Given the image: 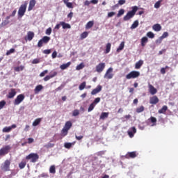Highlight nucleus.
Segmentation results:
<instances>
[{
  "instance_id": "864d4df0",
  "label": "nucleus",
  "mask_w": 178,
  "mask_h": 178,
  "mask_svg": "<svg viewBox=\"0 0 178 178\" xmlns=\"http://www.w3.org/2000/svg\"><path fill=\"white\" fill-rule=\"evenodd\" d=\"M99 102H101V98L100 97H97L96 99H95L92 104H94L95 105H97V104H99Z\"/></svg>"
},
{
  "instance_id": "39448f33",
  "label": "nucleus",
  "mask_w": 178,
  "mask_h": 178,
  "mask_svg": "<svg viewBox=\"0 0 178 178\" xmlns=\"http://www.w3.org/2000/svg\"><path fill=\"white\" fill-rule=\"evenodd\" d=\"M137 77H140V72L138 71H131L130 73L126 75L127 80L137 79Z\"/></svg>"
},
{
  "instance_id": "e2e57ef3",
  "label": "nucleus",
  "mask_w": 178,
  "mask_h": 178,
  "mask_svg": "<svg viewBox=\"0 0 178 178\" xmlns=\"http://www.w3.org/2000/svg\"><path fill=\"white\" fill-rule=\"evenodd\" d=\"M76 140H77L78 141H80V140H83V138H84L83 136H78L77 135L75 136Z\"/></svg>"
},
{
  "instance_id": "338daca9",
  "label": "nucleus",
  "mask_w": 178,
  "mask_h": 178,
  "mask_svg": "<svg viewBox=\"0 0 178 178\" xmlns=\"http://www.w3.org/2000/svg\"><path fill=\"white\" fill-rule=\"evenodd\" d=\"M169 35V33L168 32H164L161 36V38H166Z\"/></svg>"
},
{
  "instance_id": "bb28decb",
  "label": "nucleus",
  "mask_w": 178,
  "mask_h": 178,
  "mask_svg": "<svg viewBox=\"0 0 178 178\" xmlns=\"http://www.w3.org/2000/svg\"><path fill=\"white\" fill-rule=\"evenodd\" d=\"M41 40L44 44H48V42L51 41V38L48 36H44Z\"/></svg>"
},
{
  "instance_id": "ddd939ff",
  "label": "nucleus",
  "mask_w": 178,
  "mask_h": 178,
  "mask_svg": "<svg viewBox=\"0 0 178 178\" xmlns=\"http://www.w3.org/2000/svg\"><path fill=\"white\" fill-rule=\"evenodd\" d=\"M34 32L33 31H28L26 36H25L26 41H32L33 38H34Z\"/></svg>"
},
{
  "instance_id": "6e6552de",
  "label": "nucleus",
  "mask_w": 178,
  "mask_h": 178,
  "mask_svg": "<svg viewBox=\"0 0 178 178\" xmlns=\"http://www.w3.org/2000/svg\"><path fill=\"white\" fill-rule=\"evenodd\" d=\"M112 72H113V68H108L104 74V79H108V80H111V79H113V74L112 73Z\"/></svg>"
},
{
  "instance_id": "f03ea898",
  "label": "nucleus",
  "mask_w": 178,
  "mask_h": 178,
  "mask_svg": "<svg viewBox=\"0 0 178 178\" xmlns=\"http://www.w3.org/2000/svg\"><path fill=\"white\" fill-rule=\"evenodd\" d=\"M25 159L30 161L32 163H35L40 159V156L37 153H31L26 156Z\"/></svg>"
},
{
  "instance_id": "ea45409f",
  "label": "nucleus",
  "mask_w": 178,
  "mask_h": 178,
  "mask_svg": "<svg viewBox=\"0 0 178 178\" xmlns=\"http://www.w3.org/2000/svg\"><path fill=\"white\" fill-rule=\"evenodd\" d=\"M87 37H88V32L87 31L83 32L81 34V40H84V38H87Z\"/></svg>"
},
{
  "instance_id": "5701e85b",
  "label": "nucleus",
  "mask_w": 178,
  "mask_h": 178,
  "mask_svg": "<svg viewBox=\"0 0 178 178\" xmlns=\"http://www.w3.org/2000/svg\"><path fill=\"white\" fill-rule=\"evenodd\" d=\"M127 158H136L137 154L136 152H128L126 155Z\"/></svg>"
},
{
  "instance_id": "a19ab883",
  "label": "nucleus",
  "mask_w": 178,
  "mask_h": 178,
  "mask_svg": "<svg viewBox=\"0 0 178 178\" xmlns=\"http://www.w3.org/2000/svg\"><path fill=\"white\" fill-rule=\"evenodd\" d=\"M10 131H12V127H5L3 129V133H9Z\"/></svg>"
},
{
  "instance_id": "f3484780",
  "label": "nucleus",
  "mask_w": 178,
  "mask_h": 178,
  "mask_svg": "<svg viewBox=\"0 0 178 178\" xmlns=\"http://www.w3.org/2000/svg\"><path fill=\"white\" fill-rule=\"evenodd\" d=\"M144 65V61L143 60H139L136 64H135V69H140L141 66Z\"/></svg>"
},
{
  "instance_id": "4be33fe9",
  "label": "nucleus",
  "mask_w": 178,
  "mask_h": 178,
  "mask_svg": "<svg viewBox=\"0 0 178 178\" xmlns=\"http://www.w3.org/2000/svg\"><path fill=\"white\" fill-rule=\"evenodd\" d=\"M70 65H72L71 62H68L65 64H63L60 66V68L61 69V70H65L66 69H67V67H69V66H70Z\"/></svg>"
},
{
  "instance_id": "3c124183",
  "label": "nucleus",
  "mask_w": 178,
  "mask_h": 178,
  "mask_svg": "<svg viewBox=\"0 0 178 178\" xmlns=\"http://www.w3.org/2000/svg\"><path fill=\"white\" fill-rule=\"evenodd\" d=\"M15 49H10V50L7 51V52L6 53V55L9 56L10 55V54H14L15 52Z\"/></svg>"
},
{
  "instance_id": "49530a36",
  "label": "nucleus",
  "mask_w": 178,
  "mask_h": 178,
  "mask_svg": "<svg viewBox=\"0 0 178 178\" xmlns=\"http://www.w3.org/2000/svg\"><path fill=\"white\" fill-rule=\"evenodd\" d=\"M9 23H10L9 20L6 19V20H4V21H3V22H1V26L2 27H4L5 26H8V24H9Z\"/></svg>"
},
{
  "instance_id": "e433bc0d",
  "label": "nucleus",
  "mask_w": 178,
  "mask_h": 178,
  "mask_svg": "<svg viewBox=\"0 0 178 178\" xmlns=\"http://www.w3.org/2000/svg\"><path fill=\"white\" fill-rule=\"evenodd\" d=\"M138 27V20L134 21V22L131 26V29L133 30L134 29H137Z\"/></svg>"
},
{
  "instance_id": "7ed1b4c3",
  "label": "nucleus",
  "mask_w": 178,
  "mask_h": 178,
  "mask_svg": "<svg viewBox=\"0 0 178 178\" xmlns=\"http://www.w3.org/2000/svg\"><path fill=\"white\" fill-rule=\"evenodd\" d=\"M27 9V2H25L24 4L21 5L18 10V17H23L26 10Z\"/></svg>"
},
{
  "instance_id": "1a4fd4ad",
  "label": "nucleus",
  "mask_w": 178,
  "mask_h": 178,
  "mask_svg": "<svg viewBox=\"0 0 178 178\" xmlns=\"http://www.w3.org/2000/svg\"><path fill=\"white\" fill-rule=\"evenodd\" d=\"M16 94H17V92H16V89L11 88L8 92V94L7 95V98H8L9 99H12V98H15Z\"/></svg>"
},
{
  "instance_id": "79ce46f5",
  "label": "nucleus",
  "mask_w": 178,
  "mask_h": 178,
  "mask_svg": "<svg viewBox=\"0 0 178 178\" xmlns=\"http://www.w3.org/2000/svg\"><path fill=\"white\" fill-rule=\"evenodd\" d=\"M123 15H124V9L121 8L117 14V17H120V16H123Z\"/></svg>"
},
{
  "instance_id": "a211bd4d",
  "label": "nucleus",
  "mask_w": 178,
  "mask_h": 178,
  "mask_svg": "<svg viewBox=\"0 0 178 178\" xmlns=\"http://www.w3.org/2000/svg\"><path fill=\"white\" fill-rule=\"evenodd\" d=\"M72 126H73V123H72L70 121H67L65 124L64 129L70 130V129H72Z\"/></svg>"
},
{
  "instance_id": "13d9d810",
  "label": "nucleus",
  "mask_w": 178,
  "mask_h": 178,
  "mask_svg": "<svg viewBox=\"0 0 178 178\" xmlns=\"http://www.w3.org/2000/svg\"><path fill=\"white\" fill-rule=\"evenodd\" d=\"M116 15L115 12H110L108 13L107 16L108 17H113Z\"/></svg>"
},
{
  "instance_id": "9d476101",
  "label": "nucleus",
  "mask_w": 178,
  "mask_h": 178,
  "mask_svg": "<svg viewBox=\"0 0 178 178\" xmlns=\"http://www.w3.org/2000/svg\"><path fill=\"white\" fill-rule=\"evenodd\" d=\"M104 69H105V63H100L96 66V72L97 73L104 72Z\"/></svg>"
},
{
  "instance_id": "bf43d9fd",
  "label": "nucleus",
  "mask_w": 178,
  "mask_h": 178,
  "mask_svg": "<svg viewBox=\"0 0 178 178\" xmlns=\"http://www.w3.org/2000/svg\"><path fill=\"white\" fill-rule=\"evenodd\" d=\"M43 44H44V42L42 40V39H40V40H39L38 42V48H41V47H42Z\"/></svg>"
},
{
  "instance_id": "a18cd8bd",
  "label": "nucleus",
  "mask_w": 178,
  "mask_h": 178,
  "mask_svg": "<svg viewBox=\"0 0 178 178\" xmlns=\"http://www.w3.org/2000/svg\"><path fill=\"white\" fill-rule=\"evenodd\" d=\"M147 36L149 38H154L155 34H154V33L149 31V32H147Z\"/></svg>"
},
{
  "instance_id": "69168bd1",
  "label": "nucleus",
  "mask_w": 178,
  "mask_h": 178,
  "mask_svg": "<svg viewBox=\"0 0 178 178\" xmlns=\"http://www.w3.org/2000/svg\"><path fill=\"white\" fill-rule=\"evenodd\" d=\"M43 54H45L46 55H49L51 54V49H45L43 51Z\"/></svg>"
},
{
  "instance_id": "8fccbe9b",
  "label": "nucleus",
  "mask_w": 178,
  "mask_h": 178,
  "mask_svg": "<svg viewBox=\"0 0 178 178\" xmlns=\"http://www.w3.org/2000/svg\"><path fill=\"white\" fill-rule=\"evenodd\" d=\"M81 69H84V64L81 63L76 66V70H81Z\"/></svg>"
},
{
  "instance_id": "37998d69",
  "label": "nucleus",
  "mask_w": 178,
  "mask_h": 178,
  "mask_svg": "<svg viewBox=\"0 0 178 178\" xmlns=\"http://www.w3.org/2000/svg\"><path fill=\"white\" fill-rule=\"evenodd\" d=\"M24 70V66H23V65L15 67V72H22Z\"/></svg>"
},
{
  "instance_id": "20e7f679",
  "label": "nucleus",
  "mask_w": 178,
  "mask_h": 178,
  "mask_svg": "<svg viewBox=\"0 0 178 178\" xmlns=\"http://www.w3.org/2000/svg\"><path fill=\"white\" fill-rule=\"evenodd\" d=\"M1 169L3 172L10 171V160H6L1 165Z\"/></svg>"
},
{
  "instance_id": "a878e982",
  "label": "nucleus",
  "mask_w": 178,
  "mask_h": 178,
  "mask_svg": "<svg viewBox=\"0 0 178 178\" xmlns=\"http://www.w3.org/2000/svg\"><path fill=\"white\" fill-rule=\"evenodd\" d=\"M67 133H69V130L63 127L61 130L60 136H62V137H65V136H67Z\"/></svg>"
},
{
  "instance_id": "412c9836",
  "label": "nucleus",
  "mask_w": 178,
  "mask_h": 178,
  "mask_svg": "<svg viewBox=\"0 0 178 178\" xmlns=\"http://www.w3.org/2000/svg\"><path fill=\"white\" fill-rule=\"evenodd\" d=\"M42 88H44V86H42V85H38L34 89L35 94H38V92H40V91H41Z\"/></svg>"
},
{
  "instance_id": "09e8293b",
  "label": "nucleus",
  "mask_w": 178,
  "mask_h": 178,
  "mask_svg": "<svg viewBox=\"0 0 178 178\" xmlns=\"http://www.w3.org/2000/svg\"><path fill=\"white\" fill-rule=\"evenodd\" d=\"M52 33V28L49 27L46 30L45 34H47V35H51Z\"/></svg>"
},
{
  "instance_id": "c85d7f7f",
  "label": "nucleus",
  "mask_w": 178,
  "mask_h": 178,
  "mask_svg": "<svg viewBox=\"0 0 178 178\" xmlns=\"http://www.w3.org/2000/svg\"><path fill=\"white\" fill-rule=\"evenodd\" d=\"M147 42H148V38L145 36V37L141 38V45H142V47H144L145 45V44H147Z\"/></svg>"
},
{
  "instance_id": "4d7b16f0",
  "label": "nucleus",
  "mask_w": 178,
  "mask_h": 178,
  "mask_svg": "<svg viewBox=\"0 0 178 178\" xmlns=\"http://www.w3.org/2000/svg\"><path fill=\"white\" fill-rule=\"evenodd\" d=\"M54 145H55L54 143H48L47 145H45L44 147L45 148H52Z\"/></svg>"
},
{
  "instance_id": "052dcab7",
  "label": "nucleus",
  "mask_w": 178,
  "mask_h": 178,
  "mask_svg": "<svg viewBox=\"0 0 178 178\" xmlns=\"http://www.w3.org/2000/svg\"><path fill=\"white\" fill-rule=\"evenodd\" d=\"M47 73H48V70H45L44 71H43L42 72H41L40 74V77H44V76H45V74H47Z\"/></svg>"
},
{
  "instance_id": "f704fd0d",
  "label": "nucleus",
  "mask_w": 178,
  "mask_h": 178,
  "mask_svg": "<svg viewBox=\"0 0 178 178\" xmlns=\"http://www.w3.org/2000/svg\"><path fill=\"white\" fill-rule=\"evenodd\" d=\"M124 48V42H122L119 47L117 49V52H120V51H123Z\"/></svg>"
},
{
  "instance_id": "774afa93",
  "label": "nucleus",
  "mask_w": 178,
  "mask_h": 178,
  "mask_svg": "<svg viewBox=\"0 0 178 178\" xmlns=\"http://www.w3.org/2000/svg\"><path fill=\"white\" fill-rule=\"evenodd\" d=\"M50 79H52L51 75H47L44 78V81H48V80H49Z\"/></svg>"
},
{
  "instance_id": "72a5a7b5",
  "label": "nucleus",
  "mask_w": 178,
  "mask_h": 178,
  "mask_svg": "<svg viewBox=\"0 0 178 178\" xmlns=\"http://www.w3.org/2000/svg\"><path fill=\"white\" fill-rule=\"evenodd\" d=\"M108 116H109V113L103 112V113H102V114L100 115V119L104 120V119H106V118H108Z\"/></svg>"
},
{
  "instance_id": "f8f14e48",
  "label": "nucleus",
  "mask_w": 178,
  "mask_h": 178,
  "mask_svg": "<svg viewBox=\"0 0 178 178\" xmlns=\"http://www.w3.org/2000/svg\"><path fill=\"white\" fill-rule=\"evenodd\" d=\"M148 88H149V92L152 95H155L156 92H158V90L154 87V86L151 85V83L148 84Z\"/></svg>"
},
{
  "instance_id": "b1692460",
  "label": "nucleus",
  "mask_w": 178,
  "mask_h": 178,
  "mask_svg": "<svg viewBox=\"0 0 178 178\" xmlns=\"http://www.w3.org/2000/svg\"><path fill=\"white\" fill-rule=\"evenodd\" d=\"M148 121L152 123V126H156V118L152 116L148 119Z\"/></svg>"
},
{
  "instance_id": "de8ad7c7",
  "label": "nucleus",
  "mask_w": 178,
  "mask_h": 178,
  "mask_svg": "<svg viewBox=\"0 0 178 178\" xmlns=\"http://www.w3.org/2000/svg\"><path fill=\"white\" fill-rule=\"evenodd\" d=\"M5 105H6V102H5V100L0 102V111L1 109H3V106H5Z\"/></svg>"
},
{
  "instance_id": "603ef678",
  "label": "nucleus",
  "mask_w": 178,
  "mask_h": 178,
  "mask_svg": "<svg viewBox=\"0 0 178 178\" xmlns=\"http://www.w3.org/2000/svg\"><path fill=\"white\" fill-rule=\"evenodd\" d=\"M72 115L73 116H79V115H80V111L77 109L74 110Z\"/></svg>"
},
{
  "instance_id": "cd10ccee",
  "label": "nucleus",
  "mask_w": 178,
  "mask_h": 178,
  "mask_svg": "<svg viewBox=\"0 0 178 178\" xmlns=\"http://www.w3.org/2000/svg\"><path fill=\"white\" fill-rule=\"evenodd\" d=\"M111 47H112V44H111V43H107L106 44L105 54H109V52H111Z\"/></svg>"
},
{
  "instance_id": "7c9ffc66",
  "label": "nucleus",
  "mask_w": 178,
  "mask_h": 178,
  "mask_svg": "<svg viewBox=\"0 0 178 178\" xmlns=\"http://www.w3.org/2000/svg\"><path fill=\"white\" fill-rule=\"evenodd\" d=\"M168 111V106H163V107L159 110V113H165Z\"/></svg>"
},
{
  "instance_id": "4c0bfd02",
  "label": "nucleus",
  "mask_w": 178,
  "mask_h": 178,
  "mask_svg": "<svg viewBox=\"0 0 178 178\" xmlns=\"http://www.w3.org/2000/svg\"><path fill=\"white\" fill-rule=\"evenodd\" d=\"M86 81L82 82V83L79 85V87L80 91H83V90H84V88H86Z\"/></svg>"
},
{
  "instance_id": "473e14b6",
  "label": "nucleus",
  "mask_w": 178,
  "mask_h": 178,
  "mask_svg": "<svg viewBox=\"0 0 178 178\" xmlns=\"http://www.w3.org/2000/svg\"><path fill=\"white\" fill-rule=\"evenodd\" d=\"M41 120H42L41 118H38V119L35 120L34 122L32 124V126H33L35 127V126H38V124L40 123H41Z\"/></svg>"
},
{
  "instance_id": "2f4dec72",
  "label": "nucleus",
  "mask_w": 178,
  "mask_h": 178,
  "mask_svg": "<svg viewBox=\"0 0 178 178\" xmlns=\"http://www.w3.org/2000/svg\"><path fill=\"white\" fill-rule=\"evenodd\" d=\"M145 109V108L144 107V106H140L136 108V113H141V112H144Z\"/></svg>"
},
{
  "instance_id": "5fc2aeb1",
  "label": "nucleus",
  "mask_w": 178,
  "mask_h": 178,
  "mask_svg": "<svg viewBox=\"0 0 178 178\" xmlns=\"http://www.w3.org/2000/svg\"><path fill=\"white\" fill-rule=\"evenodd\" d=\"M65 5L67 8H69L70 9H73V3L68 2Z\"/></svg>"
},
{
  "instance_id": "6e6d98bb",
  "label": "nucleus",
  "mask_w": 178,
  "mask_h": 178,
  "mask_svg": "<svg viewBox=\"0 0 178 178\" xmlns=\"http://www.w3.org/2000/svg\"><path fill=\"white\" fill-rule=\"evenodd\" d=\"M160 7H161V1H159L156 2V3L154 4V8H156V9H158Z\"/></svg>"
},
{
  "instance_id": "dca6fc26",
  "label": "nucleus",
  "mask_w": 178,
  "mask_h": 178,
  "mask_svg": "<svg viewBox=\"0 0 178 178\" xmlns=\"http://www.w3.org/2000/svg\"><path fill=\"white\" fill-rule=\"evenodd\" d=\"M152 29L154 31H161V30H162V26L159 24H156L153 25Z\"/></svg>"
},
{
  "instance_id": "0eeeda50",
  "label": "nucleus",
  "mask_w": 178,
  "mask_h": 178,
  "mask_svg": "<svg viewBox=\"0 0 178 178\" xmlns=\"http://www.w3.org/2000/svg\"><path fill=\"white\" fill-rule=\"evenodd\" d=\"M24 95L23 94L17 95L13 102L14 105H20V104L24 101Z\"/></svg>"
},
{
  "instance_id": "393cba45",
  "label": "nucleus",
  "mask_w": 178,
  "mask_h": 178,
  "mask_svg": "<svg viewBox=\"0 0 178 178\" xmlns=\"http://www.w3.org/2000/svg\"><path fill=\"white\" fill-rule=\"evenodd\" d=\"M93 26H94V21H89L86 25V30H88L91 29V27H92Z\"/></svg>"
},
{
  "instance_id": "aec40b11",
  "label": "nucleus",
  "mask_w": 178,
  "mask_h": 178,
  "mask_svg": "<svg viewBox=\"0 0 178 178\" xmlns=\"http://www.w3.org/2000/svg\"><path fill=\"white\" fill-rule=\"evenodd\" d=\"M26 165H27V161H26V160L23 159V160L19 163V169H24V168H26Z\"/></svg>"
},
{
  "instance_id": "4468645a",
  "label": "nucleus",
  "mask_w": 178,
  "mask_h": 178,
  "mask_svg": "<svg viewBox=\"0 0 178 178\" xmlns=\"http://www.w3.org/2000/svg\"><path fill=\"white\" fill-rule=\"evenodd\" d=\"M102 90V86L101 85H98L96 88L92 90L91 95H95L98 94V92H101Z\"/></svg>"
},
{
  "instance_id": "2eb2a0df",
  "label": "nucleus",
  "mask_w": 178,
  "mask_h": 178,
  "mask_svg": "<svg viewBox=\"0 0 178 178\" xmlns=\"http://www.w3.org/2000/svg\"><path fill=\"white\" fill-rule=\"evenodd\" d=\"M36 1L35 0H31L29 2V6L28 8V11L30 12L31 10H33L34 8V6H35Z\"/></svg>"
},
{
  "instance_id": "f257e3e1",
  "label": "nucleus",
  "mask_w": 178,
  "mask_h": 178,
  "mask_svg": "<svg viewBox=\"0 0 178 178\" xmlns=\"http://www.w3.org/2000/svg\"><path fill=\"white\" fill-rule=\"evenodd\" d=\"M131 10L129 11L125 16L123 17L124 22H127L130 20V19H133L134 16H136V13L138 10V7L137 6H134L131 8Z\"/></svg>"
},
{
  "instance_id": "680f3d73",
  "label": "nucleus",
  "mask_w": 178,
  "mask_h": 178,
  "mask_svg": "<svg viewBox=\"0 0 178 178\" xmlns=\"http://www.w3.org/2000/svg\"><path fill=\"white\" fill-rule=\"evenodd\" d=\"M58 74V72L56 71L51 72L50 73V76L52 78L55 77V76H56Z\"/></svg>"
},
{
  "instance_id": "58836bf2",
  "label": "nucleus",
  "mask_w": 178,
  "mask_h": 178,
  "mask_svg": "<svg viewBox=\"0 0 178 178\" xmlns=\"http://www.w3.org/2000/svg\"><path fill=\"white\" fill-rule=\"evenodd\" d=\"M49 173H52V175H55V173H56V169L55 168V165H51L50 167Z\"/></svg>"
},
{
  "instance_id": "423d86ee",
  "label": "nucleus",
  "mask_w": 178,
  "mask_h": 178,
  "mask_svg": "<svg viewBox=\"0 0 178 178\" xmlns=\"http://www.w3.org/2000/svg\"><path fill=\"white\" fill-rule=\"evenodd\" d=\"M12 147L10 145H6L0 149V156H3L8 154H9V151H10Z\"/></svg>"
},
{
  "instance_id": "c03bdc74",
  "label": "nucleus",
  "mask_w": 178,
  "mask_h": 178,
  "mask_svg": "<svg viewBox=\"0 0 178 178\" xmlns=\"http://www.w3.org/2000/svg\"><path fill=\"white\" fill-rule=\"evenodd\" d=\"M95 108V104L94 103H92L88 107V112H91L92 111L94 110Z\"/></svg>"
},
{
  "instance_id": "9b49d317",
  "label": "nucleus",
  "mask_w": 178,
  "mask_h": 178,
  "mask_svg": "<svg viewBox=\"0 0 178 178\" xmlns=\"http://www.w3.org/2000/svg\"><path fill=\"white\" fill-rule=\"evenodd\" d=\"M159 102V98H158V96H153L149 98V104L151 105H156Z\"/></svg>"
},
{
  "instance_id": "0e129e2a",
  "label": "nucleus",
  "mask_w": 178,
  "mask_h": 178,
  "mask_svg": "<svg viewBox=\"0 0 178 178\" xmlns=\"http://www.w3.org/2000/svg\"><path fill=\"white\" fill-rule=\"evenodd\" d=\"M124 3H126V0H119L118 1V4L120 6L124 5Z\"/></svg>"
},
{
  "instance_id": "c9c22d12",
  "label": "nucleus",
  "mask_w": 178,
  "mask_h": 178,
  "mask_svg": "<svg viewBox=\"0 0 178 178\" xmlns=\"http://www.w3.org/2000/svg\"><path fill=\"white\" fill-rule=\"evenodd\" d=\"M72 145H74V143H65L64 144L65 148H67V149H70L72 148Z\"/></svg>"
},
{
  "instance_id": "6ab92c4d",
  "label": "nucleus",
  "mask_w": 178,
  "mask_h": 178,
  "mask_svg": "<svg viewBox=\"0 0 178 178\" xmlns=\"http://www.w3.org/2000/svg\"><path fill=\"white\" fill-rule=\"evenodd\" d=\"M60 26H62L63 29H72V26L70 24L65 23V22H60Z\"/></svg>"
},
{
  "instance_id": "c756f323",
  "label": "nucleus",
  "mask_w": 178,
  "mask_h": 178,
  "mask_svg": "<svg viewBox=\"0 0 178 178\" xmlns=\"http://www.w3.org/2000/svg\"><path fill=\"white\" fill-rule=\"evenodd\" d=\"M170 69V67L166 65L165 67H162L160 70V73L161 74H165L166 73V70Z\"/></svg>"
}]
</instances>
